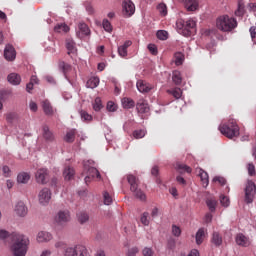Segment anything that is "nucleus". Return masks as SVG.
<instances>
[{"instance_id":"nucleus-3","label":"nucleus","mask_w":256,"mask_h":256,"mask_svg":"<svg viewBox=\"0 0 256 256\" xmlns=\"http://www.w3.org/2000/svg\"><path fill=\"white\" fill-rule=\"evenodd\" d=\"M217 28L220 31L229 32L237 27V19L231 18L228 15L221 16L216 21Z\"/></svg>"},{"instance_id":"nucleus-25","label":"nucleus","mask_w":256,"mask_h":256,"mask_svg":"<svg viewBox=\"0 0 256 256\" xmlns=\"http://www.w3.org/2000/svg\"><path fill=\"white\" fill-rule=\"evenodd\" d=\"M99 86V77H91L87 82H86V87L88 89H95L96 87Z\"/></svg>"},{"instance_id":"nucleus-58","label":"nucleus","mask_w":256,"mask_h":256,"mask_svg":"<svg viewBox=\"0 0 256 256\" xmlns=\"http://www.w3.org/2000/svg\"><path fill=\"white\" fill-rule=\"evenodd\" d=\"M137 253H139V248L133 247L128 250L127 256H136Z\"/></svg>"},{"instance_id":"nucleus-60","label":"nucleus","mask_w":256,"mask_h":256,"mask_svg":"<svg viewBox=\"0 0 256 256\" xmlns=\"http://www.w3.org/2000/svg\"><path fill=\"white\" fill-rule=\"evenodd\" d=\"M4 177H11V168L9 166L2 167Z\"/></svg>"},{"instance_id":"nucleus-64","label":"nucleus","mask_w":256,"mask_h":256,"mask_svg":"<svg viewBox=\"0 0 256 256\" xmlns=\"http://www.w3.org/2000/svg\"><path fill=\"white\" fill-rule=\"evenodd\" d=\"M9 237V232L6 230H0V239H7Z\"/></svg>"},{"instance_id":"nucleus-29","label":"nucleus","mask_w":256,"mask_h":256,"mask_svg":"<svg viewBox=\"0 0 256 256\" xmlns=\"http://www.w3.org/2000/svg\"><path fill=\"white\" fill-rule=\"evenodd\" d=\"M58 67L60 71H62V73L64 74L65 78L67 79V72L71 71V66L65 61H60L58 64Z\"/></svg>"},{"instance_id":"nucleus-57","label":"nucleus","mask_w":256,"mask_h":256,"mask_svg":"<svg viewBox=\"0 0 256 256\" xmlns=\"http://www.w3.org/2000/svg\"><path fill=\"white\" fill-rule=\"evenodd\" d=\"M248 174L250 177L255 176V165L253 163L248 164Z\"/></svg>"},{"instance_id":"nucleus-6","label":"nucleus","mask_w":256,"mask_h":256,"mask_svg":"<svg viewBox=\"0 0 256 256\" xmlns=\"http://www.w3.org/2000/svg\"><path fill=\"white\" fill-rule=\"evenodd\" d=\"M37 183L40 185H47L49 183V170L47 168H40L35 174Z\"/></svg>"},{"instance_id":"nucleus-54","label":"nucleus","mask_w":256,"mask_h":256,"mask_svg":"<svg viewBox=\"0 0 256 256\" xmlns=\"http://www.w3.org/2000/svg\"><path fill=\"white\" fill-rule=\"evenodd\" d=\"M213 182L214 183H219V184H221L222 186L223 185H227V179H225L224 177H221V176H215L214 178H213Z\"/></svg>"},{"instance_id":"nucleus-36","label":"nucleus","mask_w":256,"mask_h":256,"mask_svg":"<svg viewBox=\"0 0 256 256\" xmlns=\"http://www.w3.org/2000/svg\"><path fill=\"white\" fill-rule=\"evenodd\" d=\"M172 81L175 83V85H181L183 83V78L181 77V72L174 71L172 75Z\"/></svg>"},{"instance_id":"nucleus-33","label":"nucleus","mask_w":256,"mask_h":256,"mask_svg":"<svg viewBox=\"0 0 256 256\" xmlns=\"http://www.w3.org/2000/svg\"><path fill=\"white\" fill-rule=\"evenodd\" d=\"M206 205L209 209V211H211V213H215L216 209H217V200L210 198L206 200Z\"/></svg>"},{"instance_id":"nucleus-31","label":"nucleus","mask_w":256,"mask_h":256,"mask_svg":"<svg viewBox=\"0 0 256 256\" xmlns=\"http://www.w3.org/2000/svg\"><path fill=\"white\" fill-rule=\"evenodd\" d=\"M122 107L124 109H133V107H135V101L131 98H123Z\"/></svg>"},{"instance_id":"nucleus-61","label":"nucleus","mask_w":256,"mask_h":256,"mask_svg":"<svg viewBox=\"0 0 256 256\" xmlns=\"http://www.w3.org/2000/svg\"><path fill=\"white\" fill-rule=\"evenodd\" d=\"M148 51H150V53H152V55H157V53H158L157 46L155 44H149Z\"/></svg>"},{"instance_id":"nucleus-53","label":"nucleus","mask_w":256,"mask_h":256,"mask_svg":"<svg viewBox=\"0 0 256 256\" xmlns=\"http://www.w3.org/2000/svg\"><path fill=\"white\" fill-rule=\"evenodd\" d=\"M177 169L178 171H185L186 173H191L192 171L191 167L185 164H178Z\"/></svg>"},{"instance_id":"nucleus-30","label":"nucleus","mask_w":256,"mask_h":256,"mask_svg":"<svg viewBox=\"0 0 256 256\" xmlns=\"http://www.w3.org/2000/svg\"><path fill=\"white\" fill-rule=\"evenodd\" d=\"M196 245H201V243H203V239L205 238V228H200L197 232H196Z\"/></svg>"},{"instance_id":"nucleus-51","label":"nucleus","mask_w":256,"mask_h":256,"mask_svg":"<svg viewBox=\"0 0 256 256\" xmlns=\"http://www.w3.org/2000/svg\"><path fill=\"white\" fill-rule=\"evenodd\" d=\"M142 225H149V212H144L140 218Z\"/></svg>"},{"instance_id":"nucleus-55","label":"nucleus","mask_w":256,"mask_h":256,"mask_svg":"<svg viewBox=\"0 0 256 256\" xmlns=\"http://www.w3.org/2000/svg\"><path fill=\"white\" fill-rule=\"evenodd\" d=\"M172 234L174 237H180L181 236V228L179 226L173 225L172 226Z\"/></svg>"},{"instance_id":"nucleus-7","label":"nucleus","mask_w":256,"mask_h":256,"mask_svg":"<svg viewBox=\"0 0 256 256\" xmlns=\"http://www.w3.org/2000/svg\"><path fill=\"white\" fill-rule=\"evenodd\" d=\"M124 17H131L135 13V4L131 0H124L122 3Z\"/></svg>"},{"instance_id":"nucleus-16","label":"nucleus","mask_w":256,"mask_h":256,"mask_svg":"<svg viewBox=\"0 0 256 256\" xmlns=\"http://www.w3.org/2000/svg\"><path fill=\"white\" fill-rule=\"evenodd\" d=\"M53 239V235L49 232L41 231L37 235V241L38 243H47Z\"/></svg>"},{"instance_id":"nucleus-10","label":"nucleus","mask_w":256,"mask_h":256,"mask_svg":"<svg viewBox=\"0 0 256 256\" xmlns=\"http://www.w3.org/2000/svg\"><path fill=\"white\" fill-rule=\"evenodd\" d=\"M82 175H88L89 177H92V179H101V173H99V170L93 166H88L87 164H84V171Z\"/></svg>"},{"instance_id":"nucleus-5","label":"nucleus","mask_w":256,"mask_h":256,"mask_svg":"<svg viewBox=\"0 0 256 256\" xmlns=\"http://www.w3.org/2000/svg\"><path fill=\"white\" fill-rule=\"evenodd\" d=\"M177 25L184 37H191V35H193V30L195 29L197 24L194 20H188L186 22H179L177 23Z\"/></svg>"},{"instance_id":"nucleus-23","label":"nucleus","mask_w":256,"mask_h":256,"mask_svg":"<svg viewBox=\"0 0 256 256\" xmlns=\"http://www.w3.org/2000/svg\"><path fill=\"white\" fill-rule=\"evenodd\" d=\"M236 243L237 245H239L240 247H248L249 245V239L246 238L245 235L243 234H238L236 236Z\"/></svg>"},{"instance_id":"nucleus-59","label":"nucleus","mask_w":256,"mask_h":256,"mask_svg":"<svg viewBox=\"0 0 256 256\" xmlns=\"http://www.w3.org/2000/svg\"><path fill=\"white\" fill-rule=\"evenodd\" d=\"M118 54L120 57H127V48H124V46L118 47Z\"/></svg>"},{"instance_id":"nucleus-12","label":"nucleus","mask_w":256,"mask_h":256,"mask_svg":"<svg viewBox=\"0 0 256 256\" xmlns=\"http://www.w3.org/2000/svg\"><path fill=\"white\" fill-rule=\"evenodd\" d=\"M42 137L46 143H53V141H55V134L49 129L48 125L42 126Z\"/></svg>"},{"instance_id":"nucleus-34","label":"nucleus","mask_w":256,"mask_h":256,"mask_svg":"<svg viewBox=\"0 0 256 256\" xmlns=\"http://www.w3.org/2000/svg\"><path fill=\"white\" fill-rule=\"evenodd\" d=\"M77 219L80 225H85V223L89 221V214H87L86 212H80L77 214Z\"/></svg>"},{"instance_id":"nucleus-38","label":"nucleus","mask_w":256,"mask_h":256,"mask_svg":"<svg viewBox=\"0 0 256 256\" xmlns=\"http://www.w3.org/2000/svg\"><path fill=\"white\" fill-rule=\"evenodd\" d=\"M132 193H134L135 197L137 199H140V201H145L146 196H145V193H143V191H141V189L136 188V190H132Z\"/></svg>"},{"instance_id":"nucleus-40","label":"nucleus","mask_w":256,"mask_h":256,"mask_svg":"<svg viewBox=\"0 0 256 256\" xmlns=\"http://www.w3.org/2000/svg\"><path fill=\"white\" fill-rule=\"evenodd\" d=\"M157 10L159 11L160 15H162V17L167 15V5L165 3L158 4Z\"/></svg>"},{"instance_id":"nucleus-28","label":"nucleus","mask_w":256,"mask_h":256,"mask_svg":"<svg viewBox=\"0 0 256 256\" xmlns=\"http://www.w3.org/2000/svg\"><path fill=\"white\" fill-rule=\"evenodd\" d=\"M66 181H71L75 175V170L71 167H66L63 172Z\"/></svg>"},{"instance_id":"nucleus-2","label":"nucleus","mask_w":256,"mask_h":256,"mask_svg":"<svg viewBox=\"0 0 256 256\" xmlns=\"http://www.w3.org/2000/svg\"><path fill=\"white\" fill-rule=\"evenodd\" d=\"M219 131L227 137L228 139H233V137H239V126L235 121H229L226 124H222L219 126Z\"/></svg>"},{"instance_id":"nucleus-18","label":"nucleus","mask_w":256,"mask_h":256,"mask_svg":"<svg viewBox=\"0 0 256 256\" xmlns=\"http://www.w3.org/2000/svg\"><path fill=\"white\" fill-rule=\"evenodd\" d=\"M31 179V174L27 172H20L17 175V183H21L22 185H27Z\"/></svg>"},{"instance_id":"nucleus-52","label":"nucleus","mask_w":256,"mask_h":256,"mask_svg":"<svg viewBox=\"0 0 256 256\" xmlns=\"http://www.w3.org/2000/svg\"><path fill=\"white\" fill-rule=\"evenodd\" d=\"M104 205H111L113 203V198L109 195V192L103 193Z\"/></svg>"},{"instance_id":"nucleus-9","label":"nucleus","mask_w":256,"mask_h":256,"mask_svg":"<svg viewBox=\"0 0 256 256\" xmlns=\"http://www.w3.org/2000/svg\"><path fill=\"white\" fill-rule=\"evenodd\" d=\"M38 199L40 205H47L51 201V190L49 188H43L38 194Z\"/></svg>"},{"instance_id":"nucleus-15","label":"nucleus","mask_w":256,"mask_h":256,"mask_svg":"<svg viewBox=\"0 0 256 256\" xmlns=\"http://www.w3.org/2000/svg\"><path fill=\"white\" fill-rule=\"evenodd\" d=\"M127 181L130 185V191H137V188L139 187V179L133 174H128Z\"/></svg>"},{"instance_id":"nucleus-13","label":"nucleus","mask_w":256,"mask_h":256,"mask_svg":"<svg viewBox=\"0 0 256 256\" xmlns=\"http://www.w3.org/2000/svg\"><path fill=\"white\" fill-rule=\"evenodd\" d=\"M15 213L18 217H25L28 213L27 206L22 201L18 202L15 206Z\"/></svg>"},{"instance_id":"nucleus-44","label":"nucleus","mask_w":256,"mask_h":256,"mask_svg":"<svg viewBox=\"0 0 256 256\" xmlns=\"http://www.w3.org/2000/svg\"><path fill=\"white\" fill-rule=\"evenodd\" d=\"M103 29L107 31V33H111L113 31V26L111 25V22L109 20L104 19L102 22Z\"/></svg>"},{"instance_id":"nucleus-20","label":"nucleus","mask_w":256,"mask_h":256,"mask_svg":"<svg viewBox=\"0 0 256 256\" xmlns=\"http://www.w3.org/2000/svg\"><path fill=\"white\" fill-rule=\"evenodd\" d=\"M8 83H11V85H20L21 84V75L17 73H11L7 77Z\"/></svg>"},{"instance_id":"nucleus-37","label":"nucleus","mask_w":256,"mask_h":256,"mask_svg":"<svg viewBox=\"0 0 256 256\" xmlns=\"http://www.w3.org/2000/svg\"><path fill=\"white\" fill-rule=\"evenodd\" d=\"M156 37L160 41H167V39H169V33L165 30H158L156 33Z\"/></svg>"},{"instance_id":"nucleus-17","label":"nucleus","mask_w":256,"mask_h":256,"mask_svg":"<svg viewBox=\"0 0 256 256\" xmlns=\"http://www.w3.org/2000/svg\"><path fill=\"white\" fill-rule=\"evenodd\" d=\"M184 1V7L187 11H197V7H199V3L197 0H180Z\"/></svg>"},{"instance_id":"nucleus-46","label":"nucleus","mask_w":256,"mask_h":256,"mask_svg":"<svg viewBox=\"0 0 256 256\" xmlns=\"http://www.w3.org/2000/svg\"><path fill=\"white\" fill-rule=\"evenodd\" d=\"M220 203L222 207H229V205H231V201L229 200V197L225 195L220 196Z\"/></svg>"},{"instance_id":"nucleus-1","label":"nucleus","mask_w":256,"mask_h":256,"mask_svg":"<svg viewBox=\"0 0 256 256\" xmlns=\"http://www.w3.org/2000/svg\"><path fill=\"white\" fill-rule=\"evenodd\" d=\"M10 251L12 256H25L29 249V238L23 234L13 233L11 235Z\"/></svg>"},{"instance_id":"nucleus-56","label":"nucleus","mask_w":256,"mask_h":256,"mask_svg":"<svg viewBox=\"0 0 256 256\" xmlns=\"http://www.w3.org/2000/svg\"><path fill=\"white\" fill-rule=\"evenodd\" d=\"M16 118H17V114H15V113H8L6 115L7 123H13V121H15Z\"/></svg>"},{"instance_id":"nucleus-8","label":"nucleus","mask_w":256,"mask_h":256,"mask_svg":"<svg viewBox=\"0 0 256 256\" xmlns=\"http://www.w3.org/2000/svg\"><path fill=\"white\" fill-rule=\"evenodd\" d=\"M69 221H71V214H69L67 210H61L55 216V222L58 225H65V223H69Z\"/></svg>"},{"instance_id":"nucleus-45","label":"nucleus","mask_w":256,"mask_h":256,"mask_svg":"<svg viewBox=\"0 0 256 256\" xmlns=\"http://www.w3.org/2000/svg\"><path fill=\"white\" fill-rule=\"evenodd\" d=\"M236 17H243L245 15V6H243L241 3L238 4V8L235 11Z\"/></svg>"},{"instance_id":"nucleus-41","label":"nucleus","mask_w":256,"mask_h":256,"mask_svg":"<svg viewBox=\"0 0 256 256\" xmlns=\"http://www.w3.org/2000/svg\"><path fill=\"white\" fill-rule=\"evenodd\" d=\"M185 60V56L181 52H177L175 54V64L176 65H183V61Z\"/></svg>"},{"instance_id":"nucleus-62","label":"nucleus","mask_w":256,"mask_h":256,"mask_svg":"<svg viewBox=\"0 0 256 256\" xmlns=\"http://www.w3.org/2000/svg\"><path fill=\"white\" fill-rule=\"evenodd\" d=\"M142 255L143 256H153V250L151 248L145 247L142 250Z\"/></svg>"},{"instance_id":"nucleus-32","label":"nucleus","mask_w":256,"mask_h":256,"mask_svg":"<svg viewBox=\"0 0 256 256\" xmlns=\"http://www.w3.org/2000/svg\"><path fill=\"white\" fill-rule=\"evenodd\" d=\"M54 31L56 33H69V26L65 23H60L54 27Z\"/></svg>"},{"instance_id":"nucleus-22","label":"nucleus","mask_w":256,"mask_h":256,"mask_svg":"<svg viewBox=\"0 0 256 256\" xmlns=\"http://www.w3.org/2000/svg\"><path fill=\"white\" fill-rule=\"evenodd\" d=\"M78 28L80 31L79 35H81V37L91 35V30L89 29V26L85 24V22H80Z\"/></svg>"},{"instance_id":"nucleus-19","label":"nucleus","mask_w":256,"mask_h":256,"mask_svg":"<svg viewBox=\"0 0 256 256\" xmlns=\"http://www.w3.org/2000/svg\"><path fill=\"white\" fill-rule=\"evenodd\" d=\"M136 110L138 113H149V104L145 100H139L136 104Z\"/></svg>"},{"instance_id":"nucleus-50","label":"nucleus","mask_w":256,"mask_h":256,"mask_svg":"<svg viewBox=\"0 0 256 256\" xmlns=\"http://www.w3.org/2000/svg\"><path fill=\"white\" fill-rule=\"evenodd\" d=\"M168 93H171V95H173L175 99H181V95L183 94V92L181 91V88H175L172 91H168Z\"/></svg>"},{"instance_id":"nucleus-49","label":"nucleus","mask_w":256,"mask_h":256,"mask_svg":"<svg viewBox=\"0 0 256 256\" xmlns=\"http://www.w3.org/2000/svg\"><path fill=\"white\" fill-rule=\"evenodd\" d=\"M107 111L110 113H115L117 111V105L113 101H109L106 106Z\"/></svg>"},{"instance_id":"nucleus-4","label":"nucleus","mask_w":256,"mask_h":256,"mask_svg":"<svg viewBox=\"0 0 256 256\" xmlns=\"http://www.w3.org/2000/svg\"><path fill=\"white\" fill-rule=\"evenodd\" d=\"M244 201L249 205L250 203H253V200L255 199L256 195V185L253 180H248L244 189Z\"/></svg>"},{"instance_id":"nucleus-47","label":"nucleus","mask_w":256,"mask_h":256,"mask_svg":"<svg viewBox=\"0 0 256 256\" xmlns=\"http://www.w3.org/2000/svg\"><path fill=\"white\" fill-rule=\"evenodd\" d=\"M200 179L205 187L209 185V174H207V172L203 171L202 173H200Z\"/></svg>"},{"instance_id":"nucleus-48","label":"nucleus","mask_w":256,"mask_h":256,"mask_svg":"<svg viewBox=\"0 0 256 256\" xmlns=\"http://www.w3.org/2000/svg\"><path fill=\"white\" fill-rule=\"evenodd\" d=\"M175 247H177V242L174 238H169L167 241V249H169V251H173Z\"/></svg>"},{"instance_id":"nucleus-14","label":"nucleus","mask_w":256,"mask_h":256,"mask_svg":"<svg viewBox=\"0 0 256 256\" xmlns=\"http://www.w3.org/2000/svg\"><path fill=\"white\" fill-rule=\"evenodd\" d=\"M136 87L140 93H149V91H151V89H153V86L149 85L148 83H146L143 80H138Z\"/></svg>"},{"instance_id":"nucleus-39","label":"nucleus","mask_w":256,"mask_h":256,"mask_svg":"<svg viewBox=\"0 0 256 256\" xmlns=\"http://www.w3.org/2000/svg\"><path fill=\"white\" fill-rule=\"evenodd\" d=\"M147 134V131L140 129V130H135L133 132V137L134 139H143V137H145V135Z\"/></svg>"},{"instance_id":"nucleus-42","label":"nucleus","mask_w":256,"mask_h":256,"mask_svg":"<svg viewBox=\"0 0 256 256\" xmlns=\"http://www.w3.org/2000/svg\"><path fill=\"white\" fill-rule=\"evenodd\" d=\"M80 116L82 121H93V116H91V114L87 113L85 110L80 111Z\"/></svg>"},{"instance_id":"nucleus-26","label":"nucleus","mask_w":256,"mask_h":256,"mask_svg":"<svg viewBox=\"0 0 256 256\" xmlns=\"http://www.w3.org/2000/svg\"><path fill=\"white\" fill-rule=\"evenodd\" d=\"M74 251H75L76 256H87L88 255L87 248L83 245H77L76 247H74Z\"/></svg>"},{"instance_id":"nucleus-43","label":"nucleus","mask_w":256,"mask_h":256,"mask_svg":"<svg viewBox=\"0 0 256 256\" xmlns=\"http://www.w3.org/2000/svg\"><path fill=\"white\" fill-rule=\"evenodd\" d=\"M102 107H103V103L101 102V99L99 97L95 98L93 103L94 111H100Z\"/></svg>"},{"instance_id":"nucleus-27","label":"nucleus","mask_w":256,"mask_h":256,"mask_svg":"<svg viewBox=\"0 0 256 256\" xmlns=\"http://www.w3.org/2000/svg\"><path fill=\"white\" fill-rule=\"evenodd\" d=\"M77 134V130L72 129L66 133V136L64 137V141L66 143H73L75 141V135Z\"/></svg>"},{"instance_id":"nucleus-24","label":"nucleus","mask_w":256,"mask_h":256,"mask_svg":"<svg viewBox=\"0 0 256 256\" xmlns=\"http://www.w3.org/2000/svg\"><path fill=\"white\" fill-rule=\"evenodd\" d=\"M42 109L45 115H53V106L49 100L42 101Z\"/></svg>"},{"instance_id":"nucleus-35","label":"nucleus","mask_w":256,"mask_h":256,"mask_svg":"<svg viewBox=\"0 0 256 256\" xmlns=\"http://www.w3.org/2000/svg\"><path fill=\"white\" fill-rule=\"evenodd\" d=\"M66 49L68 50V55L77 53V48L75 47V42L73 40H66Z\"/></svg>"},{"instance_id":"nucleus-11","label":"nucleus","mask_w":256,"mask_h":256,"mask_svg":"<svg viewBox=\"0 0 256 256\" xmlns=\"http://www.w3.org/2000/svg\"><path fill=\"white\" fill-rule=\"evenodd\" d=\"M4 57L6 61H15L17 57V52L15 51V47L11 44H7L4 49Z\"/></svg>"},{"instance_id":"nucleus-21","label":"nucleus","mask_w":256,"mask_h":256,"mask_svg":"<svg viewBox=\"0 0 256 256\" xmlns=\"http://www.w3.org/2000/svg\"><path fill=\"white\" fill-rule=\"evenodd\" d=\"M211 241L215 247H221L223 245V237L219 232H213Z\"/></svg>"},{"instance_id":"nucleus-63","label":"nucleus","mask_w":256,"mask_h":256,"mask_svg":"<svg viewBox=\"0 0 256 256\" xmlns=\"http://www.w3.org/2000/svg\"><path fill=\"white\" fill-rule=\"evenodd\" d=\"M65 256H75V248H67L65 250Z\"/></svg>"}]
</instances>
